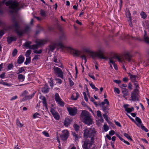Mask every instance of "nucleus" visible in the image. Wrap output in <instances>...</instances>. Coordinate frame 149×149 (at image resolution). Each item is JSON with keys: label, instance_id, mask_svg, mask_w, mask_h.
<instances>
[{"label": "nucleus", "instance_id": "60", "mask_svg": "<svg viewBox=\"0 0 149 149\" xmlns=\"http://www.w3.org/2000/svg\"><path fill=\"white\" fill-rule=\"evenodd\" d=\"M4 33V31L3 30H1L0 31V37H2Z\"/></svg>", "mask_w": 149, "mask_h": 149}, {"label": "nucleus", "instance_id": "8", "mask_svg": "<svg viewBox=\"0 0 149 149\" xmlns=\"http://www.w3.org/2000/svg\"><path fill=\"white\" fill-rule=\"evenodd\" d=\"M139 93V91L138 89H134L131 94V100H132L134 101L138 100Z\"/></svg>", "mask_w": 149, "mask_h": 149}, {"label": "nucleus", "instance_id": "16", "mask_svg": "<svg viewBox=\"0 0 149 149\" xmlns=\"http://www.w3.org/2000/svg\"><path fill=\"white\" fill-rule=\"evenodd\" d=\"M136 122H134L136 125L139 127H140L142 125V122L141 119L138 117L135 118Z\"/></svg>", "mask_w": 149, "mask_h": 149}, {"label": "nucleus", "instance_id": "2", "mask_svg": "<svg viewBox=\"0 0 149 149\" xmlns=\"http://www.w3.org/2000/svg\"><path fill=\"white\" fill-rule=\"evenodd\" d=\"M80 118L84 120L86 124L90 125L92 124V120L91 118L90 113L87 111H82L80 116Z\"/></svg>", "mask_w": 149, "mask_h": 149}, {"label": "nucleus", "instance_id": "51", "mask_svg": "<svg viewBox=\"0 0 149 149\" xmlns=\"http://www.w3.org/2000/svg\"><path fill=\"white\" fill-rule=\"evenodd\" d=\"M81 57L82 60H84V61L85 63H86V58L85 56L84 55H83L81 56Z\"/></svg>", "mask_w": 149, "mask_h": 149}, {"label": "nucleus", "instance_id": "41", "mask_svg": "<svg viewBox=\"0 0 149 149\" xmlns=\"http://www.w3.org/2000/svg\"><path fill=\"white\" fill-rule=\"evenodd\" d=\"M124 135L128 139H129L131 141L132 140V139L131 138L130 136L127 134L126 133H124Z\"/></svg>", "mask_w": 149, "mask_h": 149}, {"label": "nucleus", "instance_id": "22", "mask_svg": "<svg viewBox=\"0 0 149 149\" xmlns=\"http://www.w3.org/2000/svg\"><path fill=\"white\" fill-rule=\"evenodd\" d=\"M35 93H33L29 95H27L26 96V97L25 98H23L24 100H27L30 99L32 98L34 96Z\"/></svg>", "mask_w": 149, "mask_h": 149}, {"label": "nucleus", "instance_id": "36", "mask_svg": "<svg viewBox=\"0 0 149 149\" xmlns=\"http://www.w3.org/2000/svg\"><path fill=\"white\" fill-rule=\"evenodd\" d=\"M90 86L91 87V88L95 90L96 91H97L98 90V89L92 83H90L89 84Z\"/></svg>", "mask_w": 149, "mask_h": 149}, {"label": "nucleus", "instance_id": "30", "mask_svg": "<svg viewBox=\"0 0 149 149\" xmlns=\"http://www.w3.org/2000/svg\"><path fill=\"white\" fill-rule=\"evenodd\" d=\"M140 15L141 16V18L143 19L146 18L147 16L146 13L143 11H142L140 13Z\"/></svg>", "mask_w": 149, "mask_h": 149}, {"label": "nucleus", "instance_id": "15", "mask_svg": "<svg viewBox=\"0 0 149 149\" xmlns=\"http://www.w3.org/2000/svg\"><path fill=\"white\" fill-rule=\"evenodd\" d=\"M29 28H30L29 26H26L24 31H22V30H17V33L19 36L22 35L25 32H27Z\"/></svg>", "mask_w": 149, "mask_h": 149}, {"label": "nucleus", "instance_id": "3", "mask_svg": "<svg viewBox=\"0 0 149 149\" xmlns=\"http://www.w3.org/2000/svg\"><path fill=\"white\" fill-rule=\"evenodd\" d=\"M47 40L46 39L40 40L37 41L36 42L37 45H30L31 42H25L24 44V46L27 48L34 49H36L38 48V45H42L45 44L47 42Z\"/></svg>", "mask_w": 149, "mask_h": 149}, {"label": "nucleus", "instance_id": "24", "mask_svg": "<svg viewBox=\"0 0 149 149\" xmlns=\"http://www.w3.org/2000/svg\"><path fill=\"white\" fill-rule=\"evenodd\" d=\"M70 119L68 118H66L64 121V125L67 127L70 124Z\"/></svg>", "mask_w": 149, "mask_h": 149}, {"label": "nucleus", "instance_id": "37", "mask_svg": "<svg viewBox=\"0 0 149 149\" xmlns=\"http://www.w3.org/2000/svg\"><path fill=\"white\" fill-rule=\"evenodd\" d=\"M40 115L38 113H36L33 115V118H39Z\"/></svg>", "mask_w": 149, "mask_h": 149}, {"label": "nucleus", "instance_id": "62", "mask_svg": "<svg viewBox=\"0 0 149 149\" xmlns=\"http://www.w3.org/2000/svg\"><path fill=\"white\" fill-rule=\"evenodd\" d=\"M115 124L117 126H118L119 127H121V125H120V124L119 122H118V121H115Z\"/></svg>", "mask_w": 149, "mask_h": 149}, {"label": "nucleus", "instance_id": "5", "mask_svg": "<svg viewBox=\"0 0 149 149\" xmlns=\"http://www.w3.org/2000/svg\"><path fill=\"white\" fill-rule=\"evenodd\" d=\"M116 59H117L118 61L120 62H122L124 61V59L123 58L122 56L119 55H117L110 58H109V63L110 65L111 68H113L111 64H113L115 63V61Z\"/></svg>", "mask_w": 149, "mask_h": 149}, {"label": "nucleus", "instance_id": "63", "mask_svg": "<svg viewBox=\"0 0 149 149\" xmlns=\"http://www.w3.org/2000/svg\"><path fill=\"white\" fill-rule=\"evenodd\" d=\"M103 116L104 118L107 121H108V117L107 116V115L106 114H103Z\"/></svg>", "mask_w": 149, "mask_h": 149}, {"label": "nucleus", "instance_id": "32", "mask_svg": "<svg viewBox=\"0 0 149 149\" xmlns=\"http://www.w3.org/2000/svg\"><path fill=\"white\" fill-rule=\"evenodd\" d=\"M16 124L18 127H21L23 126V124H22L18 119L17 120Z\"/></svg>", "mask_w": 149, "mask_h": 149}, {"label": "nucleus", "instance_id": "17", "mask_svg": "<svg viewBox=\"0 0 149 149\" xmlns=\"http://www.w3.org/2000/svg\"><path fill=\"white\" fill-rule=\"evenodd\" d=\"M122 92L123 94V97L125 98L126 99V96L128 95H129V92L127 89L126 88L122 90Z\"/></svg>", "mask_w": 149, "mask_h": 149}, {"label": "nucleus", "instance_id": "50", "mask_svg": "<svg viewBox=\"0 0 149 149\" xmlns=\"http://www.w3.org/2000/svg\"><path fill=\"white\" fill-rule=\"evenodd\" d=\"M88 75L90 77L92 78L93 80H95V79L94 76L91 73H89L88 74Z\"/></svg>", "mask_w": 149, "mask_h": 149}, {"label": "nucleus", "instance_id": "9", "mask_svg": "<svg viewBox=\"0 0 149 149\" xmlns=\"http://www.w3.org/2000/svg\"><path fill=\"white\" fill-rule=\"evenodd\" d=\"M57 45L60 46V47L62 48H64V46L62 42L58 40L55 43L49 46V51H53Z\"/></svg>", "mask_w": 149, "mask_h": 149}, {"label": "nucleus", "instance_id": "28", "mask_svg": "<svg viewBox=\"0 0 149 149\" xmlns=\"http://www.w3.org/2000/svg\"><path fill=\"white\" fill-rule=\"evenodd\" d=\"M125 59L128 61H130L131 60V56L128 54H126L124 55Z\"/></svg>", "mask_w": 149, "mask_h": 149}, {"label": "nucleus", "instance_id": "26", "mask_svg": "<svg viewBox=\"0 0 149 149\" xmlns=\"http://www.w3.org/2000/svg\"><path fill=\"white\" fill-rule=\"evenodd\" d=\"M79 95L78 92H76V96L74 97V95H72L71 97V99L72 100H76L77 98H78L79 97Z\"/></svg>", "mask_w": 149, "mask_h": 149}, {"label": "nucleus", "instance_id": "6", "mask_svg": "<svg viewBox=\"0 0 149 149\" xmlns=\"http://www.w3.org/2000/svg\"><path fill=\"white\" fill-rule=\"evenodd\" d=\"M104 49L102 48H100L98 49L95 52H94L93 58H94L96 57H98L101 59H105L106 57L103 55Z\"/></svg>", "mask_w": 149, "mask_h": 149}, {"label": "nucleus", "instance_id": "48", "mask_svg": "<svg viewBox=\"0 0 149 149\" xmlns=\"http://www.w3.org/2000/svg\"><path fill=\"white\" fill-rule=\"evenodd\" d=\"M83 95L84 96V99L86 101H88V98L86 97V93L85 92H84L83 93Z\"/></svg>", "mask_w": 149, "mask_h": 149}, {"label": "nucleus", "instance_id": "19", "mask_svg": "<svg viewBox=\"0 0 149 149\" xmlns=\"http://www.w3.org/2000/svg\"><path fill=\"white\" fill-rule=\"evenodd\" d=\"M125 14L127 17H128L129 20L131 21V14L128 10L126 9L125 12Z\"/></svg>", "mask_w": 149, "mask_h": 149}, {"label": "nucleus", "instance_id": "4", "mask_svg": "<svg viewBox=\"0 0 149 149\" xmlns=\"http://www.w3.org/2000/svg\"><path fill=\"white\" fill-rule=\"evenodd\" d=\"M97 131L93 128L86 129L84 131V137L93 138L94 140V136L97 134Z\"/></svg>", "mask_w": 149, "mask_h": 149}, {"label": "nucleus", "instance_id": "47", "mask_svg": "<svg viewBox=\"0 0 149 149\" xmlns=\"http://www.w3.org/2000/svg\"><path fill=\"white\" fill-rule=\"evenodd\" d=\"M72 135L74 138H75V140H77L78 139L79 137L78 135L75 133H72Z\"/></svg>", "mask_w": 149, "mask_h": 149}, {"label": "nucleus", "instance_id": "57", "mask_svg": "<svg viewBox=\"0 0 149 149\" xmlns=\"http://www.w3.org/2000/svg\"><path fill=\"white\" fill-rule=\"evenodd\" d=\"M42 52V50L40 49L39 50H35L34 51V52L36 54H40Z\"/></svg>", "mask_w": 149, "mask_h": 149}, {"label": "nucleus", "instance_id": "55", "mask_svg": "<svg viewBox=\"0 0 149 149\" xmlns=\"http://www.w3.org/2000/svg\"><path fill=\"white\" fill-rule=\"evenodd\" d=\"M40 14L41 15L43 16H45V12L43 10H41L40 11Z\"/></svg>", "mask_w": 149, "mask_h": 149}, {"label": "nucleus", "instance_id": "13", "mask_svg": "<svg viewBox=\"0 0 149 149\" xmlns=\"http://www.w3.org/2000/svg\"><path fill=\"white\" fill-rule=\"evenodd\" d=\"M62 134L60 136V137L62 140L66 139L69 136V132L67 130H65L62 131Z\"/></svg>", "mask_w": 149, "mask_h": 149}, {"label": "nucleus", "instance_id": "34", "mask_svg": "<svg viewBox=\"0 0 149 149\" xmlns=\"http://www.w3.org/2000/svg\"><path fill=\"white\" fill-rule=\"evenodd\" d=\"M28 93V92L26 91H24L21 95V96L23 97V98H25Z\"/></svg>", "mask_w": 149, "mask_h": 149}, {"label": "nucleus", "instance_id": "35", "mask_svg": "<svg viewBox=\"0 0 149 149\" xmlns=\"http://www.w3.org/2000/svg\"><path fill=\"white\" fill-rule=\"evenodd\" d=\"M31 61V58L30 57H28L26 58V61L24 62V64L27 65L28 64L30 63Z\"/></svg>", "mask_w": 149, "mask_h": 149}, {"label": "nucleus", "instance_id": "46", "mask_svg": "<svg viewBox=\"0 0 149 149\" xmlns=\"http://www.w3.org/2000/svg\"><path fill=\"white\" fill-rule=\"evenodd\" d=\"M17 50L16 49H15L12 52V55L13 56H15L17 54Z\"/></svg>", "mask_w": 149, "mask_h": 149}, {"label": "nucleus", "instance_id": "33", "mask_svg": "<svg viewBox=\"0 0 149 149\" xmlns=\"http://www.w3.org/2000/svg\"><path fill=\"white\" fill-rule=\"evenodd\" d=\"M25 71L24 68L21 67L19 68L18 70H17V74H19L20 73H22L23 72Z\"/></svg>", "mask_w": 149, "mask_h": 149}, {"label": "nucleus", "instance_id": "20", "mask_svg": "<svg viewBox=\"0 0 149 149\" xmlns=\"http://www.w3.org/2000/svg\"><path fill=\"white\" fill-rule=\"evenodd\" d=\"M24 58L22 56H19L18 59L17 63L19 64L22 63L24 61Z\"/></svg>", "mask_w": 149, "mask_h": 149}, {"label": "nucleus", "instance_id": "58", "mask_svg": "<svg viewBox=\"0 0 149 149\" xmlns=\"http://www.w3.org/2000/svg\"><path fill=\"white\" fill-rule=\"evenodd\" d=\"M40 55H36L33 58V60H37L39 58Z\"/></svg>", "mask_w": 149, "mask_h": 149}, {"label": "nucleus", "instance_id": "18", "mask_svg": "<svg viewBox=\"0 0 149 149\" xmlns=\"http://www.w3.org/2000/svg\"><path fill=\"white\" fill-rule=\"evenodd\" d=\"M128 74L129 76L130 77V79L131 81L133 82H134L136 78V76L135 75H132L130 73H129Z\"/></svg>", "mask_w": 149, "mask_h": 149}, {"label": "nucleus", "instance_id": "31", "mask_svg": "<svg viewBox=\"0 0 149 149\" xmlns=\"http://www.w3.org/2000/svg\"><path fill=\"white\" fill-rule=\"evenodd\" d=\"M54 118L56 120H58L60 118V116L58 113L56 112L53 115Z\"/></svg>", "mask_w": 149, "mask_h": 149}, {"label": "nucleus", "instance_id": "39", "mask_svg": "<svg viewBox=\"0 0 149 149\" xmlns=\"http://www.w3.org/2000/svg\"><path fill=\"white\" fill-rule=\"evenodd\" d=\"M134 110V108L133 107H132L130 108H128L126 109V111L128 113H130L132 111Z\"/></svg>", "mask_w": 149, "mask_h": 149}, {"label": "nucleus", "instance_id": "42", "mask_svg": "<svg viewBox=\"0 0 149 149\" xmlns=\"http://www.w3.org/2000/svg\"><path fill=\"white\" fill-rule=\"evenodd\" d=\"M103 127L104 130L105 132H107L108 130L109 127L107 124H104V125Z\"/></svg>", "mask_w": 149, "mask_h": 149}, {"label": "nucleus", "instance_id": "1", "mask_svg": "<svg viewBox=\"0 0 149 149\" xmlns=\"http://www.w3.org/2000/svg\"><path fill=\"white\" fill-rule=\"evenodd\" d=\"M6 5L8 6L11 12H15L19 9L18 2L15 0H10L6 3Z\"/></svg>", "mask_w": 149, "mask_h": 149}, {"label": "nucleus", "instance_id": "14", "mask_svg": "<svg viewBox=\"0 0 149 149\" xmlns=\"http://www.w3.org/2000/svg\"><path fill=\"white\" fill-rule=\"evenodd\" d=\"M84 51L85 52L88 53L90 54L91 56L93 58V53H94V52H93L91 48L89 47H86L83 49Z\"/></svg>", "mask_w": 149, "mask_h": 149}, {"label": "nucleus", "instance_id": "10", "mask_svg": "<svg viewBox=\"0 0 149 149\" xmlns=\"http://www.w3.org/2000/svg\"><path fill=\"white\" fill-rule=\"evenodd\" d=\"M54 99L56 102L61 107H64V102L62 100L59 95L57 93H56L54 96Z\"/></svg>", "mask_w": 149, "mask_h": 149}, {"label": "nucleus", "instance_id": "23", "mask_svg": "<svg viewBox=\"0 0 149 149\" xmlns=\"http://www.w3.org/2000/svg\"><path fill=\"white\" fill-rule=\"evenodd\" d=\"M18 79L19 81L22 82L25 79V76L22 74H19L18 75Z\"/></svg>", "mask_w": 149, "mask_h": 149}, {"label": "nucleus", "instance_id": "25", "mask_svg": "<svg viewBox=\"0 0 149 149\" xmlns=\"http://www.w3.org/2000/svg\"><path fill=\"white\" fill-rule=\"evenodd\" d=\"M144 39L146 42L149 43V38L148 37L145 31V34L144 36Z\"/></svg>", "mask_w": 149, "mask_h": 149}, {"label": "nucleus", "instance_id": "43", "mask_svg": "<svg viewBox=\"0 0 149 149\" xmlns=\"http://www.w3.org/2000/svg\"><path fill=\"white\" fill-rule=\"evenodd\" d=\"M42 133L43 135H44L45 136L47 137H49V135L48 133L46 131H44L42 132Z\"/></svg>", "mask_w": 149, "mask_h": 149}, {"label": "nucleus", "instance_id": "54", "mask_svg": "<svg viewBox=\"0 0 149 149\" xmlns=\"http://www.w3.org/2000/svg\"><path fill=\"white\" fill-rule=\"evenodd\" d=\"M50 111L52 115H54V114L56 113L57 112L55 111V110L54 109L52 108L51 109Z\"/></svg>", "mask_w": 149, "mask_h": 149}, {"label": "nucleus", "instance_id": "44", "mask_svg": "<svg viewBox=\"0 0 149 149\" xmlns=\"http://www.w3.org/2000/svg\"><path fill=\"white\" fill-rule=\"evenodd\" d=\"M127 86L126 84H123L120 86V87L121 88L122 90L123 89H126L125 88Z\"/></svg>", "mask_w": 149, "mask_h": 149}, {"label": "nucleus", "instance_id": "11", "mask_svg": "<svg viewBox=\"0 0 149 149\" xmlns=\"http://www.w3.org/2000/svg\"><path fill=\"white\" fill-rule=\"evenodd\" d=\"M53 70L55 73L59 77L63 78V73L61 70L57 67H54Z\"/></svg>", "mask_w": 149, "mask_h": 149}, {"label": "nucleus", "instance_id": "45", "mask_svg": "<svg viewBox=\"0 0 149 149\" xmlns=\"http://www.w3.org/2000/svg\"><path fill=\"white\" fill-rule=\"evenodd\" d=\"M74 127L75 130L77 131L79 130V127L76 124H75L74 125Z\"/></svg>", "mask_w": 149, "mask_h": 149}, {"label": "nucleus", "instance_id": "21", "mask_svg": "<svg viewBox=\"0 0 149 149\" xmlns=\"http://www.w3.org/2000/svg\"><path fill=\"white\" fill-rule=\"evenodd\" d=\"M16 40V38L14 37H9L7 38V41L8 43H11L13 41H15Z\"/></svg>", "mask_w": 149, "mask_h": 149}, {"label": "nucleus", "instance_id": "56", "mask_svg": "<svg viewBox=\"0 0 149 149\" xmlns=\"http://www.w3.org/2000/svg\"><path fill=\"white\" fill-rule=\"evenodd\" d=\"M55 80L57 81L56 82L59 84H60L61 83L62 81L61 79H56Z\"/></svg>", "mask_w": 149, "mask_h": 149}, {"label": "nucleus", "instance_id": "27", "mask_svg": "<svg viewBox=\"0 0 149 149\" xmlns=\"http://www.w3.org/2000/svg\"><path fill=\"white\" fill-rule=\"evenodd\" d=\"M42 91L45 93H47L49 91V88L47 86H45V87L43 88L42 89Z\"/></svg>", "mask_w": 149, "mask_h": 149}, {"label": "nucleus", "instance_id": "64", "mask_svg": "<svg viewBox=\"0 0 149 149\" xmlns=\"http://www.w3.org/2000/svg\"><path fill=\"white\" fill-rule=\"evenodd\" d=\"M13 65L12 64H10L8 65V68L10 70L13 68Z\"/></svg>", "mask_w": 149, "mask_h": 149}, {"label": "nucleus", "instance_id": "12", "mask_svg": "<svg viewBox=\"0 0 149 149\" xmlns=\"http://www.w3.org/2000/svg\"><path fill=\"white\" fill-rule=\"evenodd\" d=\"M67 110L69 114L72 116H74L75 115L77 111V109L75 107H68L67 108Z\"/></svg>", "mask_w": 149, "mask_h": 149}, {"label": "nucleus", "instance_id": "59", "mask_svg": "<svg viewBox=\"0 0 149 149\" xmlns=\"http://www.w3.org/2000/svg\"><path fill=\"white\" fill-rule=\"evenodd\" d=\"M69 81L70 86H72L74 84V83L70 79H69Z\"/></svg>", "mask_w": 149, "mask_h": 149}, {"label": "nucleus", "instance_id": "61", "mask_svg": "<svg viewBox=\"0 0 149 149\" xmlns=\"http://www.w3.org/2000/svg\"><path fill=\"white\" fill-rule=\"evenodd\" d=\"M115 132L113 130H111L109 132V134L110 135L112 136L114 134Z\"/></svg>", "mask_w": 149, "mask_h": 149}, {"label": "nucleus", "instance_id": "49", "mask_svg": "<svg viewBox=\"0 0 149 149\" xmlns=\"http://www.w3.org/2000/svg\"><path fill=\"white\" fill-rule=\"evenodd\" d=\"M140 127H141V129L144 130L146 132H148V130L144 126L142 125L141 126H140Z\"/></svg>", "mask_w": 149, "mask_h": 149}, {"label": "nucleus", "instance_id": "52", "mask_svg": "<svg viewBox=\"0 0 149 149\" xmlns=\"http://www.w3.org/2000/svg\"><path fill=\"white\" fill-rule=\"evenodd\" d=\"M97 116L98 117H101L102 116V114H101V112L100 111L98 110L97 111Z\"/></svg>", "mask_w": 149, "mask_h": 149}, {"label": "nucleus", "instance_id": "38", "mask_svg": "<svg viewBox=\"0 0 149 149\" xmlns=\"http://www.w3.org/2000/svg\"><path fill=\"white\" fill-rule=\"evenodd\" d=\"M31 53V51L30 50H29L27 51L25 55L26 57H29V56Z\"/></svg>", "mask_w": 149, "mask_h": 149}, {"label": "nucleus", "instance_id": "7", "mask_svg": "<svg viewBox=\"0 0 149 149\" xmlns=\"http://www.w3.org/2000/svg\"><path fill=\"white\" fill-rule=\"evenodd\" d=\"M93 139V138H91V141L88 140H86L84 143L83 147L84 149H88L94 143Z\"/></svg>", "mask_w": 149, "mask_h": 149}, {"label": "nucleus", "instance_id": "40", "mask_svg": "<svg viewBox=\"0 0 149 149\" xmlns=\"http://www.w3.org/2000/svg\"><path fill=\"white\" fill-rule=\"evenodd\" d=\"M114 91L115 93L119 94L120 93V90L119 89L115 87L114 88Z\"/></svg>", "mask_w": 149, "mask_h": 149}, {"label": "nucleus", "instance_id": "53", "mask_svg": "<svg viewBox=\"0 0 149 149\" xmlns=\"http://www.w3.org/2000/svg\"><path fill=\"white\" fill-rule=\"evenodd\" d=\"M49 82L50 84V86L52 87L54 86L52 80L51 79H50L49 81Z\"/></svg>", "mask_w": 149, "mask_h": 149}, {"label": "nucleus", "instance_id": "29", "mask_svg": "<svg viewBox=\"0 0 149 149\" xmlns=\"http://www.w3.org/2000/svg\"><path fill=\"white\" fill-rule=\"evenodd\" d=\"M0 84H3V85H6L8 87L11 86H12V84H9L8 83L5 82H3L2 80H1V81L0 82Z\"/></svg>", "mask_w": 149, "mask_h": 149}]
</instances>
